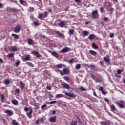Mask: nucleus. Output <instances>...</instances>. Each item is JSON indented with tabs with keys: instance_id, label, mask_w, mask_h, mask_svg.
Returning a JSON list of instances; mask_svg holds the SVG:
<instances>
[{
	"instance_id": "1",
	"label": "nucleus",
	"mask_w": 125,
	"mask_h": 125,
	"mask_svg": "<svg viewBox=\"0 0 125 125\" xmlns=\"http://www.w3.org/2000/svg\"><path fill=\"white\" fill-rule=\"evenodd\" d=\"M48 16V12L47 11H45L44 14L42 13L39 14L38 18L41 19V20H43L44 18H46V17Z\"/></svg>"
},
{
	"instance_id": "2",
	"label": "nucleus",
	"mask_w": 125,
	"mask_h": 125,
	"mask_svg": "<svg viewBox=\"0 0 125 125\" xmlns=\"http://www.w3.org/2000/svg\"><path fill=\"white\" fill-rule=\"evenodd\" d=\"M116 103V105H117L119 108H121V109H124V108H125L123 100H121L120 101H117Z\"/></svg>"
},
{
	"instance_id": "3",
	"label": "nucleus",
	"mask_w": 125,
	"mask_h": 125,
	"mask_svg": "<svg viewBox=\"0 0 125 125\" xmlns=\"http://www.w3.org/2000/svg\"><path fill=\"white\" fill-rule=\"evenodd\" d=\"M99 17V15L98 14V11L96 10L92 12V18L93 19H97Z\"/></svg>"
},
{
	"instance_id": "4",
	"label": "nucleus",
	"mask_w": 125,
	"mask_h": 125,
	"mask_svg": "<svg viewBox=\"0 0 125 125\" xmlns=\"http://www.w3.org/2000/svg\"><path fill=\"white\" fill-rule=\"evenodd\" d=\"M58 72H59L61 76H64V75H67L70 73V71L69 69H68V68H64L63 70V72H62V70H59Z\"/></svg>"
},
{
	"instance_id": "5",
	"label": "nucleus",
	"mask_w": 125,
	"mask_h": 125,
	"mask_svg": "<svg viewBox=\"0 0 125 125\" xmlns=\"http://www.w3.org/2000/svg\"><path fill=\"white\" fill-rule=\"evenodd\" d=\"M21 31V25H17L14 29V33H19Z\"/></svg>"
},
{
	"instance_id": "6",
	"label": "nucleus",
	"mask_w": 125,
	"mask_h": 125,
	"mask_svg": "<svg viewBox=\"0 0 125 125\" xmlns=\"http://www.w3.org/2000/svg\"><path fill=\"white\" fill-rule=\"evenodd\" d=\"M9 50L11 52L17 51V50H18V48L15 46H10L9 47Z\"/></svg>"
},
{
	"instance_id": "7",
	"label": "nucleus",
	"mask_w": 125,
	"mask_h": 125,
	"mask_svg": "<svg viewBox=\"0 0 125 125\" xmlns=\"http://www.w3.org/2000/svg\"><path fill=\"white\" fill-rule=\"evenodd\" d=\"M79 60L78 59H75V58L71 59L68 61V63L69 64H73V63H77L78 62Z\"/></svg>"
},
{
	"instance_id": "8",
	"label": "nucleus",
	"mask_w": 125,
	"mask_h": 125,
	"mask_svg": "<svg viewBox=\"0 0 125 125\" xmlns=\"http://www.w3.org/2000/svg\"><path fill=\"white\" fill-rule=\"evenodd\" d=\"M64 94H65V95H66V96H69V97H72L74 98H75V97L77 96V95L74 93H67L65 92Z\"/></svg>"
},
{
	"instance_id": "9",
	"label": "nucleus",
	"mask_w": 125,
	"mask_h": 125,
	"mask_svg": "<svg viewBox=\"0 0 125 125\" xmlns=\"http://www.w3.org/2000/svg\"><path fill=\"white\" fill-rule=\"evenodd\" d=\"M70 50H71V49L69 47H65L63 49H62L61 50V52L62 53H65L66 52H69V51H70Z\"/></svg>"
},
{
	"instance_id": "10",
	"label": "nucleus",
	"mask_w": 125,
	"mask_h": 125,
	"mask_svg": "<svg viewBox=\"0 0 125 125\" xmlns=\"http://www.w3.org/2000/svg\"><path fill=\"white\" fill-rule=\"evenodd\" d=\"M32 54H33V55H35L36 56V57H41V55L39 53V52L36 51V50H33L31 52Z\"/></svg>"
},
{
	"instance_id": "11",
	"label": "nucleus",
	"mask_w": 125,
	"mask_h": 125,
	"mask_svg": "<svg viewBox=\"0 0 125 125\" xmlns=\"http://www.w3.org/2000/svg\"><path fill=\"white\" fill-rule=\"evenodd\" d=\"M27 42L29 45H34L35 44V41L31 38L28 39Z\"/></svg>"
},
{
	"instance_id": "12",
	"label": "nucleus",
	"mask_w": 125,
	"mask_h": 125,
	"mask_svg": "<svg viewBox=\"0 0 125 125\" xmlns=\"http://www.w3.org/2000/svg\"><path fill=\"white\" fill-rule=\"evenodd\" d=\"M100 124L102 125H111V122H110V121L107 120L106 121L101 122Z\"/></svg>"
},
{
	"instance_id": "13",
	"label": "nucleus",
	"mask_w": 125,
	"mask_h": 125,
	"mask_svg": "<svg viewBox=\"0 0 125 125\" xmlns=\"http://www.w3.org/2000/svg\"><path fill=\"white\" fill-rule=\"evenodd\" d=\"M19 84H20L19 87L21 88V89H23V88L25 87V86L24 83L22 81H20L19 82Z\"/></svg>"
},
{
	"instance_id": "14",
	"label": "nucleus",
	"mask_w": 125,
	"mask_h": 125,
	"mask_svg": "<svg viewBox=\"0 0 125 125\" xmlns=\"http://www.w3.org/2000/svg\"><path fill=\"white\" fill-rule=\"evenodd\" d=\"M62 86L65 89H70V86L68 84L66 83H62L61 84Z\"/></svg>"
},
{
	"instance_id": "15",
	"label": "nucleus",
	"mask_w": 125,
	"mask_h": 125,
	"mask_svg": "<svg viewBox=\"0 0 125 125\" xmlns=\"http://www.w3.org/2000/svg\"><path fill=\"white\" fill-rule=\"evenodd\" d=\"M4 113H5V114H7L9 116H12V115H13L12 111L9 109H7L5 110Z\"/></svg>"
},
{
	"instance_id": "16",
	"label": "nucleus",
	"mask_w": 125,
	"mask_h": 125,
	"mask_svg": "<svg viewBox=\"0 0 125 125\" xmlns=\"http://www.w3.org/2000/svg\"><path fill=\"white\" fill-rule=\"evenodd\" d=\"M33 113V109L32 108L29 109V112H28L26 115L29 118V119H31L32 118V114Z\"/></svg>"
},
{
	"instance_id": "17",
	"label": "nucleus",
	"mask_w": 125,
	"mask_h": 125,
	"mask_svg": "<svg viewBox=\"0 0 125 125\" xmlns=\"http://www.w3.org/2000/svg\"><path fill=\"white\" fill-rule=\"evenodd\" d=\"M65 25H66V22L64 21H63L58 24V26L59 27H60V28H63Z\"/></svg>"
},
{
	"instance_id": "18",
	"label": "nucleus",
	"mask_w": 125,
	"mask_h": 125,
	"mask_svg": "<svg viewBox=\"0 0 125 125\" xmlns=\"http://www.w3.org/2000/svg\"><path fill=\"white\" fill-rule=\"evenodd\" d=\"M31 59V55H27L26 56V57L23 59V61H29Z\"/></svg>"
},
{
	"instance_id": "19",
	"label": "nucleus",
	"mask_w": 125,
	"mask_h": 125,
	"mask_svg": "<svg viewBox=\"0 0 125 125\" xmlns=\"http://www.w3.org/2000/svg\"><path fill=\"white\" fill-rule=\"evenodd\" d=\"M89 52L90 53V54L93 55V56H96L97 55V52L93 50H90Z\"/></svg>"
},
{
	"instance_id": "20",
	"label": "nucleus",
	"mask_w": 125,
	"mask_h": 125,
	"mask_svg": "<svg viewBox=\"0 0 125 125\" xmlns=\"http://www.w3.org/2000/svg\"><path fill=\"white\" fill-rule=\"evenodd\" d=\"M88 39H89V40H90V41L94 40V39H95V35L90 34L88 37Z\"/></svg>"
},
{
	"instance_id": "21",
	"label": "nucleus",
	"mask_w": 125,
	"mask_h": 125,
	"mask_svg": "<svg viewBox=\"0 0 125 125\" xmlns=\"http://www.w3.org/2000/svg\"><path fill=\"white\" fill-rule=\"evenodd\" d=\"M50 122L51 123H55V122H56V116H54V117L50 118Z\"/></svg>"
},
{
	"instance_id": "22",
	"label": "nucleus",
	"mask_w": 125,
	"mask_h": 125,
	"mask_svg": "<svg viewBox=\"0 0 125 125\" xmlns=\"http://www.w3.org/2000/svg\"><path fill=\"white\" fill-rule=\"evenodd\" d=\"M0 97L1 99V101L2 102V103H4V100L5 99V98L4 97V95L1 94L0 95Z\"/></svg>"
},
{
	"instance_id": "23",
	"label": "nucleus",
	"mask_w": 125,
	"mask_h": 125,
	"mask_svg": "<svg viewBox=\"0 0 125 125\" xmlns=\"http://www.w3.org/2000/svg\"><path fill=\"white\" fill-rule=\"evenodd\" d=\"M12 103L15 106H17L18 105V101L15 99L12 100Z\"/></svg>"
},
{
	"instance_id": "24",
	"label": "nucleus",
	"mask_w": 125,
	"mask_h": 125,
	"mask_svg": "<svg viewBox=\"0 0 125 125\" xmlns=\"http://www.w3.org/2000/svg\"><path fill=\"white\" fill-rule=\"evenodd\" d=\"M56 34L58 35V36H59V37H61L62 38H64V35L62 34L60 32L57 31H56Z\"/></svg>"
},
{
	"instance_id": "25",
	"label": "nucleus",
	"mask_w": 125,
	"mask_h": 125,
	"mask_svg": "<svg viewBox=\"0 0 125 125\" xmlns=\"http://www.w3.org/2000/svg\"><path fill=\"white\" fill-rule=\"evenodd\" d=\"M82 34H83V36H84L85 37H86V36H88V35L89 34V32H88V31L86 30H85L82 32Z\"/></svg>"
},
{
	"instance_id": "26",
	"label": "nucleus",
	"mask_w": 125,
	"mask_h": 125,
	"mask_svg": "<svg viewBox=\"0 0 125 125\" xmlns=\"http://www.w3.org/2000/svg\"><path fill=\"white\" fill-rule=\"evenodd\" d=\"M18 9L16 8H12L11 9V12H13L14 13H18Z\"/></svg>"
},
{
	"instance_id": "27",
	"label": "nucleus",
	"mask_w": 125,
	"mask_h": 125,
	"mask_svg": "<svg viewBox=\"0 0 125 125\" xmlns=\"http://www.w3.org/2000/svg\"><path fill=\"white\" fill-rule=\"evenodd\" d=\"M62 67H63V64H57L55 66V68L56 69H62Z\"/></svg>"
},
{
	"instance_id": "28",
	"label": "nucleus",
	"mask_w": 125,
	"mask_h": 125,
	"mask_svg": "<svg viewBox=\"0 0 125 125\" xmlns=\"http://www.w3.org/2000/svg\"><path fill=\"white\" fill-rule=\"evenodd\" d=\"M12 37H14L15 40H18L19 39V35H16L14 33L12 34Z\"/></svg>"
},
{
	"instance_id": "29",
	"label": "nucleus",
	"mask_w": 125,
	"mask_h": 125,
	"mask_svg": "<svg viewBox=\"0 0 125 125\" xmlns=\"http://www.w3.org/2000/svg\"><path fill=\"white\" fill-rule=\"evenodd\" d=\"M110 109H111L112 112H114V111H116V107L115 106V105L114 104H112L110 106Z\"/></svg>"
},
{
	"instance_id": "30",
	"label": "nucleus",
	"mask_w": 125,
	"mask_h": 125,
	"mask_svg": "<svg viewBox=\"0 0 125 125\" xmlns=\"http://www.w3.org/2000/svg\"><path fill=\"white\" fill-rule=\"evenodd\" d=\"M7 57H14V53H9L7 55Z\"/></svg>"
},
{
	"instance_id": "31",
	"label": "nucleus",
	"mask_w": 125,
	"mask_h": 125,
	"mask_svg": "<svg viewBox=\"0 0 125 125\" xmlns=\"http://www.w3.org/2000/svg\"><path fill=\"white\" fill-rule=\"evenodd\" d=\"M104 61H105V62H107V63H109L110 62V59L106 57H104Z\"/></svg>"
},
{
	"instance_id": "32",
	"label": "nucleus",
	"mask_w": 125,
	"mask_h": 125,
	"mask_svg": "<svg viewBox=\"0 0 125 125\" xmlns=\"http://www.w3.org/2000/svg\"><path fill=\"white\" fill-rule=\"evenodd\" d=\"M10 83V81L8 79H6L4 81V84L8 85Z\"/></svg>"
},
{
	"instance_id": "33",
	"label": "nucleus",
	"mask_w": 125,
	"mask_h": 125,
	"mask_svg": "<svg viewBox=\"0 0 125 125\" xmlns=\"http://www.w3.org/2000/svg\"><path fill=\"white\" fill-rule=\"evenodd\" d=\"M52 55H53V56H55V57H57L58 54H57V53H56V52L53 51L52 52Z\"/></svg>"
},
{
	"instance_id": "34",
	"label": "nucleus",
	"mask_w": 125,
	"mask_h": 125,
	"mask_svg": "<svg viewBox=\"0 0 125 125\" xmlns=\"http://www.w3.org/2000/svg\"><path fill=\"white\" fill-rule=\"evenodd\" d=\"M26 64H27V65H28V66H30V67H32V68H34V67H35L34 64H33V63H32L31 62H26Z\"/></svg>"
},
{
	"instance_id": "35",
	"label": "nucleus",
	"mask_w": 125,
	"mask_h": 125,
	"mask_svg": "<svg viewBox=\"0 0 125 125\" xmlns=\"http://www.w3.org/2000/svg\"><path fill=\"white\" fill-rule=\"evenodd\" d=\"M92 46L95 49H98V46H97V45H96V44H95V43H92Z\"/></svg>"
},
{
	"instance_id": "36",
	"label": "nucleus",
	"mask_w": 125,
	"mask_h": 125,
	"mask_svg": "<svg viewBox=\"0 0 125 125\" xmlns=\"http://www.w3.org/2000/svg\"><path fill=\"white\" fill-rule=\"evenodd\" d=\"M77 124H78V121H73L71 123V125H77Z\"/></svg>"
},
{
	"instance_id": "37",
	"label": "nucleus",
	"mask_w": 125,
	"mask_h": 125,
	"mask_svg": "<svg viewBox=\"0 0 125 125\" xmlns=\"http://www.w3.org/2000/svg\"><path fill=\"white\" fill-rule=\"evenodd\" d=\"M63 95L62 94H58L56 95V98H60V97H62Z\"/></svg>"
},
{
	"instance_id": "38",
	"label": "nucleus",
	"mask_w": 125,
	"mask_h": 125,
	"mask_svg": "<svg viewBox=\"0 0 125 125\" xmlns=\"http://www.w3.org/2000/svg\"><path fill=\"white\" fill-rule=\"evenodd\" d=\"M122 72H124V69H118L117 70V74L118 75H121V74L122 73Z\"/></svg>"
},
{
	"instance_id": "39",
	"label": "nucleus",
	"mask_w": 125,
	"mask_h": 125,
	"mask_svg": "<svg viewBox=\"0 0 125 125\" xmlns=\"http://www.w3.org/2000/svg\"><path fill=\"white\" fill-rule=\"evenodd\" d=\"M76 69L77 70H80L81 69V64H77L76 66H75Z\"/></svg>"
},
{
	"instance_id": "40",
	"label": "nucleus",
	"mask_w": 125,
	"mask_h": 125,
	"mask_svg": "<svg viewBox=\"0 0 125 125\" xmlns=\"http://www.w3.org/2000/svg\"><path fill=\"white\" fill-rule=\"evenodd\" d=\"M15 65L16 66V67H18V66H19V65H20V61L18 60L17 62H16L15 63Z\"/></svg>"
},
{
	"instance_id": "41",
	"label": "nucleus",
	"mask_w": 125,
	"mask_h": 125,
	"mask_svg": "<svg viewBox=\"0 0 125 125\" xmlns=\"http://www.w3.org/2000/svg\"><path fill=\"white\" fill-rule=\"evenodd\" d=\"M12 125H18V122H16V121L14 120L12 121Z\"/></svg>"
},
{
	"instance_id": "42",
	"label": "nucleus",
	"mask_w": 125,
	"mask_h": 125,
	"mask_svg": "<svg viewBox=\"0 0 125 125\" xmlns=\"http://www.w3.org/2000/svg\"><path fill=\"white\" fill-rule=\"evenodd\" d=\"M64 79L67 82H69V80H70V79L69 78V77H68L67 76H65L63 77Z\"/></svg>"
},
{
	"instance_id": "43",
	"label": "nucleus",
	"mask_w": 125,
	"mask_h": 125,
	"mask_svg": "<svg viewBox=\"0 0 125 125\" xmlns=\"http://www.w3.org/2000/svg\"><path fill=\"white\" fill-rule=\"evenodd\" d=\"M79 89L81 90V91H85V89L83 87H80Z\"/></svg>"
},
{
	"instance_id": "44",
	"label": "nucleus",
	"mask_w": 125,
	"mask_h": 125,
	"mask_svg": "<svg viewBox=\"0 0 125 125\" xmlns=\"http://www.w3.org/2000/svg\"><path fill=\"white\" fill-rule=\"evenodd\" d=\"M54 103H57V101H52L49 102V104H54Z\"/></svg>"
},
{
	"instance_id": "45",
	"label": "nucleus",
	"mask_w": 125,
	"mask_h": 125,
	"mask_svg": "<svg viewBox=\"0 0 125 125\" xmlns=\"http://www.w3.org/2000/svg\"><path fill=\"white\" fill-rule=\"evenodd\" d=\"M36 125H39L40 124V118H38L35 122Z\"/></svg>"
},
{
	"instance_id": "46",
	"label": "nucleus",
	"mask_w": 125,
	"mask_h": 125,
	"mask_svg": "<svg viewBox=\"0 0 125 125\" xmlns=\"http://www.w3.org/2000/svg\"><path fill=\"white\" fill-rule=\"evenodd\" d=\"M91 78L92 79V80H95L96 79L95 76L92 74H91Z\"/></svg>"
},
{
	"instance_id": "47",
	"label": "nucleus",
	"mask_w": 125,
	"mask_h": 125,
	"mask_svg": "<svg viewBox=\"0 0 125 125\" xmlns=\"http://www.w3.org/2000/svg\"><path fill=\"white\" fill-rule=\"evenodd\" d=\"M19 2L21 4H23V3H25L26 2L25 1H23V0H20Z\"/></svg>"
},
{
	"instance_id": "48",
	"label": "nucleus",
	"mask_w": 125,
	"mask_h": 125,
	"mask_svg": "<svg viewBox=\"0 0 125 125\" xmlns=\"http://www.w3.org/2000/svg\"><path fill=\"white\" fill-rule=\"evenodd\" d=\"M12 8H10L9 7H8L6 8L7 11H9V12H11Z\"/></svg>"
},
{
	"instance_id": "49",
	"label": "nucleus",
	"mask_w": 125,
	"mask_h": 125,
	"mask_svg": "<svg viewBox=\"0 0 125 125\" xmlns=\"http://www.w3.org/2000/svg\"><path fill=\"white\" fill-rule=\"evenodd\" d=\"M2 121L5 125H7V121H6V120H5V119L3 118Z\"/></svg>"
},
{
	"instance_id": "50",
	"label": "nucleus",
	"mask_w": 125,
	"mask_h": 125,
	"mask_svg": "<svg viewBox=\"0 0 125 125\" xmlns=\"http://www.w3.org/2000/svg\"><path fill=\"white\" fill-rule=\"evenodd\" d=\"M69 34H74V30H73V29L69 30Z\"/></svg>"
},
{
	"instance_id": "51",
	"label": "nucleus",
	"mask_w": 125,
	"mask_h": 125,
	"mask_svg": "<svg viewBox=\"0 0 125 125\" xmlns=\"http://www.w3.org/2000/svg\"><path fill=\"white\" fill-rule=\"evenodd\" d=\"M46 106H47V105L46 104H44V105H42V106H41V109H44V108H45V107H46Z\"/></svg>"
},
{
	"instance_id": "52",
	"label": "nucleus",
	"mask_w": 125,
	"mask_h": 125,
	"mask_svg": "<svg viewBox=\"0 0 125 125\" xmlns=\"http://www.w3.org/2000/svg\"><path fill=\"white\" fill-rule=\"evenodd\" d=\"M40 121V123H42V122L44 121V119L43 118V117H42L41 118Z\"/></svg>"
},
{
	"instance_id": "53",
	"label": "nucleus",
	"mask_w": 125,
	"mask_h": 125,
	"mask_svg": "<svg viewBox=\"0 0 125 125\" xmlns=\"http://www.w3.org/2000/svg\"><path fill=\"white\" fill-rule=\"evenodd\" d=\"M90 67L91 68H92L93 69H95V65H94L90 64Z\"/></svg>"
},
{
	"instance_id": "54",
	"label": "nucleus",
	"mask_w": 125,
	"mask_h": 125,
	"mask_svg": "<svg viewBox=\"0 0 125 125\" xmlns=\"http://www.w3.org/2000/svg\"><path fill=\"white\" fill-rule=\"evenodd\" d=\"M40 37H41V38H42L43 39H46V36H45L44 35H40Z\"/></svg>"
},
{
	"instance_id": "55",
	"label": "nucleus",
	"mask_w": 125,
	"mask_h": 125,
	"mask_svg": "<svg viewBox=\"0 0 125 125\" xmlns=\"http://www.w3.org/2000/svg\"><path fill=\"white\" fill-rule=\"evenodd\" d=\"M16 92H17V93H20V90L19 89H16Z\"/></svg>"
},
{
	"instance_id": "56",
	"label": "nucleus",
	"mask_w": 125,
	"mask_h": 125,
	"mask_svg": "<svg viewBox=\"0 0 125 125\" xmlns=\"http://www.w3.org/2000/svg\"><path fill=\"white\" fill-rule=\"evenodd\" d=\"M46 89H48V90H51V87H50L49 86H47L46 87Z\"/></svg>"
},
{
	"instance_id": "57",
	"label": "nucleus",
	"mask_w": 125,
	"mask_h": 125,
	"mask_svg": "<svg viewBox=\"0 0 125 125\" xmlns=\"http://www.w3.org/2000/svg\"><path fill=\"white\" fill-rule=\"evenodd\" d=\"M24 111L25 112H28L29 111V108H28V107L24 108Z\"/></svg>"
},
{
	"instance_id": "58",
	"label": "nucleus",
	"mask_w": 125,
	"mask_h": 125,
	"mask_svg": "<svg viewBox=\"0 0 125 125\" xmlns=\"http://www.w3.org/2000/svg\"><path fill=\"white\" fill-rule=\"evenodd\" d=\"M104 101H106V102H109V99H108L107 98H104Z\"/></svg>"
},
{
	"instance_id": "59",
	"label": "nucleus",
	"mask_w": 125,
	"mask_h": 125,
	"mask_svg": "<svg viewBox=\"0 0 125 125\" xmlns=\"http://www.w3.org/2000/svg\"><path fill=\"white\" fill-rule=\"evenodd\" d=\"M114 37H115L114 33H112L110 35V38H114Z\"/></svg>"
},
{
	"instance_id": "60",
	"label": "nucleus",
	"mask_w": 125,
	"mask_h": 125,
	"mask_svg": "<svg viewBox=\"0 0 125 125\" xmlns=\"http://www.w3.org/2000/svg\"><path fill=\"white\" fill-rule=\"evenodd\" d=\"M0 63H1V64L3 63V60L1 58H0Z\"/></svg>"
},
{
	"instance_id": "61",
	"label": "nucleus",
	"mask_w": 125,
	"mask_h": 125,
	"mask_svg": "<svg viewBox=\"0 0 125 125\" xmlns=\"http://www.w3.org/2000/svg\"><path fill=\"white\" fill-rule=\"evenodd\" d=\"M99 90H100V91H102V92H103L104 90H103V87H100V88H99Z\"/></svg>"
},
{
	"instance_id": "62",
	"label": "nucleus",
	"mask_w": 125,
	"mask_h": 125,
	"mask_svg": "<svg viewBox=\"0 0 125 125\" xmlns=\"http://www.w3.org/2000/svg\"><path fill=\"white\" fill-rule=\"evenodd\" d=\"M35 26H39V22H34V23Z\"/></svg>"
},
{
	"instance_id": "63",
	"label": "nucleus",
	"mask_w": 125,
	"mask_h": 125,
	"mask_svg": "<svg viewBox=\"0 0 125 125\" xmlns=\"http://www.w3.org/2000/svg\"><path fill=\"white\" fill-rule=\"evenodd\" d=\"M103 20H104V21H107L108 20V17L104 18Z\"/></svg>"
},
{
	"instance_id": "64",
	"label": "nucleus",
	"mask_w": 125,
	"mask_h": 125,
	"mask_svg": "<svg viewBox=\"0 0 125 125\" xmlns=\"http://www.w3.org/2000/svg\"><path fill=\"white\" fill-rule=\"evenodd\" d=\"M102 94H104V95H106V92H105L104 91H103L102 92Z\"/></svg>"
}]
</instances>
